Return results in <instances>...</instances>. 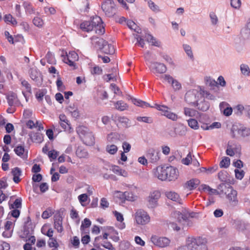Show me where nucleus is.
I'll return each instance as SVG.
<instances>
[{
	"instance_id": "obj_56",
	"label": "nucleus",
	"mask_w": 250,
	"mask_h": 250,
	"mask_svg": "<svg viewBox=\"0 0 250 250\" xmlns=\"http://www.w3.org/2000/svg\"><path fill=\"white\" fill-rule=\"evenodd\" d=\"M9 204V208L10 209H14L17 208L19 209L21 208V198H17L15 200L14 203L13 204Z\"/></svg>"
},
{
	"instance_id": "obj_28",
	"label": "nucleus",
	"mask_w": 250,
	"mask_h": 250,
	"mask_svg": "<svg viewBox=\"0 0 250 250\" xmlns=\"http://www.w3.org/2000/svg\"><path fill=\"white\" fill-rule=\"evenodd\" d=\"M199 180L197 179H192L186 182L185 188L189 190H192L195 188L199 184Z\"/></svg>"
},
{
	"instance_id": "obj_9",
	"label": "nucleus",
	"mask_w": 250,
	"mask_h": 250,
	"mask_svg": "<svg viewBox=\"0 0 250 250\" xmlns=\"http://www.w3.org/2000/svg\"><path fill=\"white\" fill-rule=\"evenodd\" d=\"M63 62L69 65L70 66L75 68L76 62L79 59V56L77 53L72 51L69 52L66 55H62Z\"/></svg>"
},
{
	"instance_id": "obj_51",
	"label": "nucleus",
	"mask_w": 250,
	"mask_h": 250,
	"mask_svg": "<svg viewBox=\"0 0 250 250\" xmlns=\"http://www.w3.org/2000/svg\"><path fill=\"white\" fill-rule=\"evenodd\" d=\"M132 102L135 105L142 107H147L150 106V105L148 103L139 99H132Z\"/></svg>"
},
{
	"instance_id": "obj_29",
	"label": "nucleus",
	"mask_w": 250,
	"mask_h": 250,
	"mask_svg": "<svg viewBox=\"0 0 250 250\" xmlns=\"http://www.w3.org/2000/svg\"><path fill=\"white\" fill-rule=\"evenodd\" d=\"M30 137L32 142L36 143H41L43 140V134L40 132H32L30 134Z\"/></svg>"
},
{
	"instance_id": "obj_6",
	"label": "nucleus",
	"mask_w": 250,
	"mask_h": 250,
	"mask_svg": "<svg viewBox=\"0 0 250 250\" xmlns=\"http://www.w3.org/2000/svg\"><path fill=\"white\" fill-rule=\"evenodd\" d=\"M224 193L229 203L232 206L235 207L238 204V199L237 197V191L230 186H229L226 189Z\"/></svg>"
},
{
	"instance_id": "obj_10",
	"label": "nucleus",
	"mask_w": 250,
	"mask_h": 250,
	"mask_svg": "<svg viewBox=\"0 0 250 250\" xmlns=\"http://www.w3.org/2000/svg\"><path fill=\"white\" fill-rule=\"evenodd\" d=\"M161 196V193L158 190L150 192L147 197V206L150 208H154L158 205V201Z\"/></svg>"
},
{
	"instance_id": "obj_60",
	"label": "nucleus",
	"mask_w": 250,
	"mask_h": 250,
	"mask_svg": "<svg viewBox=\"0 0 250 250\" xmlns=\"http://www.w3.org/2000/svg\"><path fill=\"white\" fill-rule=\"evenodd\" d=\"M147 4L149 8L153 11L158 12L160 11L159 6L155 4L151 0H148Z\"/></svg>"
},
{
	"instance_id": "obj_57",
	"label": "nucleus",
	"mask_w": 250,
	"mask_h": 250,
	"mask_svg": "<svg viewBox=\"0 0 250 250\" xmlns=\"http://www.w3.org/2000/svg\"><path fill=\"white\" fill-rule=\"evenodd\" d=\"M117 120L123 126L127 127L129 125V120L124 116L117 117Z\"/></svg>"
},
{
	"instance_id": "obj_19",
	"label": "nucleus",
	"mask_w": 250,
	"mask_h": 250,
	"mask_svg": "<svg viewBox=\"0 0 250 250\" xmlns=\"http://www.w3.org/2000/svg\"><path fill=\"white\" fill-rule=\"evenodd\" d=\"M220 109L222 113L226 116H229L231 115L233 109L226 102H222L219 105Z\"/></svg>"
},
{
	"instance_id": "obj_59",
	"label": "nucleus",
	"mask_w": 250,
	"mask_h": 250,
	"mask_svg": "<svg viewBox=\"0 0 250 250\" xmlns=\"http://www.w3.org/2000/svg\"><path fill=\"white\" fill-rule=\"evenodd\" d=\"M230 165V159L229 157H225L223 158L220 163L221 167L227 168Z\"/></svg>"
},
{
	"instance_id": "obj_33",
	"label": "nucleus",
	"mask_w": 250,
	"mask_h": 250,
	"mask_svg": "<svg viewBox=\"0 0 250 250\" xmlns=\"http://www.w3.org/2000/svg\"><path fill=\"white\" fill-rule=\"evenodd\" d=\"M8 104L9 106L15 105L18 101L16 94L13 92H9L6 96Z\"/></svg>"
},
{
	"instance_id": "obj_47",
	"label": "nucleus",
	"mask_w": 250,
	"mask_h": 250,
	"mask_svg": "<svg viewBox=\"0 0 250 250\" xmlns=\"http://www.w3.org/2000/svg\"><path fill=\"white\" fill-rule=\"evenodd\" d=\"M138 196L132 191H125V200L134 202L137 200Z\"/></svg>"
},
{
	"instance_id": "obj_41",
	"label": "nucleus",
	"mask_w": 250,
	"mask_h": 250,
	"mask_svg": "<svg viewBox=\"0 0 250 250\" xmlns=\"http://www.w3.org/2000/svg\"><path fill=\"white\" fill-rule=\"evenodd\" d=\"M23 6L26 13L30 15L35 13V10L30 3L24 1L23 3Z\"/></svg>"
},
{
	"instance_id": "obj_8",
	"label": "nucleus",
	"mask_w": 250,
	"mask_h": 250,
	"mask_svg": "<svg viewBox=\"0 0 250 250\" xmlns=\"http://www.w3.org/2000/svg\"><path fill=\"white\" fill-rule=\"evenodd\" d=\"M151 107L155 108L160 111L162 115L166 116L168 119L172 121H177L178 118V115L170 111L169 108L167 106L155 104L154 106Z\"/></svg>"
},
{
	"instance_id": "obj_40",
	"label": "nucleus",
	"mask_w": 250,
	"mask_h": 250,
	"mask_svg": "<svg viewBox=\"0 0 250 250\" xmlns=\"http://www.w3.org/2000/svg\"><path fill=\"white\" fill-rule=\"evenodd\" d=\"M4 21L7 24H10L13 26L17 24L16 20L10 14H6L3 18Z\"/></svg>"
},
{
	"instance_id": "obj_13",
	"label": "nucleus",
	"mask_w": 250,
	"mask_h": 250,
	"mask_svg": "<svg viewBox=\"0 0 250 250\" xmlns=\"http://www.w3.org/2000/svg\"><path fill=\"white\" fill-rule=\"evenodd\" d=\"M149 67L151 71L156 75L164 73L167 71L166 65L158 62H151L149 65Z\"/></svg>"
},
{
	"instance_id": "obj_22",
	"label": "nucleus",
	"mask_w": 250,
	"mask_h": 250,
	"mask_svg": "<svg viewBox=\"0 0 250 250\" xmlns=\"http://www.w3.org/2000/svg\"><path fill=\"white\" fill-rule=\"evenodd\" d=\"M166 196L171 200L177 202L179 204L182 203V200L179 195L174 191H167L165 192Z\"/></svg>"
},
{
	"instance_id": "obj_18",
	"label": "nucleus",
	"mask_w": 250,
	"mask_h": 250,
	"mask_svg": "<svg viewBox=\"0 0 250 250\" xmlns=\"http://www.w3.org/2000/svg\"><path fill=\"white\" fill-rule=\"evenodd\" d=\"M21 84L23 87L22 94L27 102L28 98L31 94V87L28 82L25 80L21 81Z\"/></svg>"
},
{
	"instance_id": "obj_46",
	"label": "nucleus",
	"mask_w": 250,
	"mask_h": 250,
	"mask_svg": "<svg viewBox=\"0 0 250 250\" xmlns=\"http://www.w3.org/2000/svg\"><path fill=\"white\" fill-rule=\"evenodd\" d=\"M221 126V124L219 122H214L210 125H202L201 128L203 130H209L212 129L214 128H219Z\"/></svg>"
},
{
	"instance_id": "obj_21",
	"label": "nucleus",
	"mask_w": 250,
	"mask_h": 250,
	"mask_svg": "<svg viewBox=\"0 0 250 250\" xmlns=\"http://www.w3.org/2000/svg\"><path fill=\"white\" fill-rule=\"evenodd\" d=\"M113 214L116 217V220L119 222V223L116 224V227L120 229H125V224L124 222V218L123 214L117 211H113Z\"/></svg>"
},
{
	"instance_id": "obj_27",
	"label": "nucleus",
	"mask_w": 250,
	"mask_h": 250,
	"mask_svg": "<svg viewBox=\"0 0 250 250\" xmlns=\"http://www.w3.org/2000/svg\"><path fill=\"white\" fill-rule=\"evenodd\" d=\"M41 232L50 238L53 236L54 231L49 224H45L42 227Z\"/></svg>"
},
{
	"instance_id": "obj_48",
	"label": "nucleus",
	"mask_w": 250,
	"mask_h": 250,
	"mask_svg": "<svg viewBox=\"0 0 250 250\" xmlns=\"http://www.w3.org/2000/svg\"><path fill=\"white\" fill-rule=\"evenodd\" d=\"M127 26L132 30H134L138 33L141 31V29L137 26V25L132 21L127 20L126 22Z\"/></svg>"
},
{
	"instance_id": "obj_12",
	"label": "nucleus",
	"mask_w": 250,
	"mask_h": 250,
	"mask_svg": "<svg viewBox=\"0 0 250 250\" xmlns=\"http://www.w3.org/2000/svg\"><path fill=\"white\" fill-rule=\"evenodd\" d=\"M166 181L169 182L175 181L178 179L179 176V172L178 169L172 166H167Z\"/></svg>"
},
{
	"instance_id": "obj_49",
	"label": "nucleus",
	"mask_w": 250,
	"mask_h": 250,
	"mask_svg": "<svg viewBox=\"0 0 250 250\" xmlns=\"http://www.w3.org/2000/svg\"><path fill=\"white\" fill-rule=\"evenodd\" d=\"M34 25L39 28H42L44 25L43 20L40 17H35L33 19Z\"/></svg>"
},
{
	"instance_id": "obj_45",
	"label": "nucleus",
	"mask_w": 250,
	"mask_h": 250,
	"mask_svg": "<svg viewBox=\"0 0 250 250\" xmlns=\"http://www.w3.org/2000/svg\"><path fill=\"white\" fill-rule=\"evenodd\" d=\"M200 188L202 189V190H204V191H207L209 194H218V191L215 189H213L211 188L209 186L203 184L200 186Z\"/></svg>"
},
{
	"instance_id": "obj_43",
	"label": "nucleus",
	"mask_w": 250,
	"mask_h": 250,
	"mask_svg": "<svg viewBox=\"0 0 250 250\" xmlns=\"http://www.w3.org/2000/svg\"><path fill=\"white\" fill-rule=\"evenodd\" d=\"M240 69L241 73L244 76L248 77L250 75V68L248 65L245 63L241 64L240 66Z\"/></svg>"
},
{
	"instance_id": "obj_26",
	"label": "nucleus",
	"mask_w": 250,
	"mask_h": 250,
	"mask_svg": "<svg viewBox=\"0 0 250 250\" xmlns=\"http://www.w3.org/2000/svg\"><path fill=\"white\" fill-rule=\"evenodd\" d=\"M240 149V146L239 145L232 146L229 143L226 150V154L230 156H233Z\"/></svg>"
},
{
	"instance_id": "obj_5",
	"label": "nucleus",
	"mask_w": 250,
	"mask_h": 250,
	"mask_svg": "<svg viewBox=\"0 0 250 250\" xmlns=\"http://www.w3.org/2000/svg\"><path fill=\"white\" fill-rule=\"evenodd\" d=\"M135 222L137 225L144 226L147 224L150 220V217L147 212L143 209H137L133 215Z\"/></svg>"
},
{
	"instance_id": "obj_52",
	"label": "nucleus",
	"mask_w": 250,
	"mask_h": 250,
	"mask_svg": "<svg viewBox=\"0 0 250 250\" xmlns=\"http://www.w3.org/2000/svg\"><path fill=\"white\" fill-rule=\"evenodd\" d=\"M29 73L31 78L33 80H37L40 76V72L35 68H31Z\"/></svg>"
},
{
	"instance_id": "obj_30",
	"label": "nucleus",
	"mask_w": 250,
	"mask_h": 250,
	"mask_svg": "<svg viewBox=\"0 0 250 250\" xmlns=\"http://www.w3.org/2000/svg\"><path fill=\"white\" fill-rule=\"evenodd\" d=\"M184 114L187 117L197 118L199 113L194 109L189 107H184Z\"/></svg>"
},
{
	"instance_id": "obj_34",
	"label": "nucleus",
	"mask_w": 250,
	"mask_h": 250,
	"mask_svg": "<svg viewBox=\"0 0 250 250\" xmlns=\"http://www.w3.org/2000/svg\"><path fill=\"white\" fill-rule=\"evenodd\" d=\"M173 215L175 217L177 218L178 221L179 223H182L184 225L185 223L187 222L188 217L186 214L176 211L174 212Z\"/></svg>"
},
{
	"instance_id": "obj_16",
	"label": "nucleus",
	"mask_w": 250,
	"mask_h": 250,
	"mask_svg": "<svg viewBox=\"0 0 250 250\" xmlns=\"http://www.w3.org/2000/svg\"><path fill=\"white\" fill-rule=\"evenodd\" d=\"M167 166H158L153 169V174L155 177L161 181H166Z\"/></svg>"
},
{
	"instance_id": "obj_17",
	"label": "nucleus",
	"mask_w": 250,
	"mask_h": 250,
	"mask_svg": "<svg viewBox=\"0 0 250 250\" xmlns=\"http://www.w3.org/2000/svg\"><path fill=\"white\" fill-rule=\"evenodd\" d=\"M160 151L152 148L149 149L146 154V157L152 163L158 162L160 158Z\"/></svg>"
},
{
	"instance_id": "obj_35",
	"label": "nucleus",
	"mask_w": 250,
	"mask_h": 250,
	"mask_svg": "<svg viewBox=\"0 0 250 250\" xmlns=\"http://www.w3.org/2000/svg\"><path fill=\"white\" fill-rule=\"evenodd\" d=\"M101 50L107 54H112L115 51L114 46L110 44H108L106 42Z\"/></svg>"
},
{
	"instance_id": "obj_37",
	"label": "nucleus",
	"mask_w": 250,
	"mask_h": 250,
	"mask_svg": "<svg viewBox=\"0 0 250 250\" xmlns=\"http://www.w3.org/2000/svg\"><path fill=\"white\" fill-rule=\"evenodd\" d=\"M200 93L201 96H202V98H206L208 100H213L215 99V97L210 93L208 91L205 90L202 87L200 86Z\"/></svg>"
},
{
	"instance_id": "obj_31",
	"label": "nucleus",
	"mask_w": 250,
	"mask_h": 250,
	"mask_svg": "<svg viewBox=\"0 0 250 250\" xmlns=\"http://www.w3.org/2000/svg\"><path fill=\"white\" fill-rule=\"evenodd\" d=\"M110 169L115 174L126 177L128 176L127 172L120 168L118 166L113 165L111 166Z\"/></svg>"
},
{
	"instance_id": "obj_39",
	"label": "nucleus",
	"mask_w": 250,
	"mask_h": 250,
	"mask_svg": "<svg viewBox=\"0 0 250 250\" xmlns=\"http://www.w3.org/2000/svg\"><path fill=\"white\" fill-rule=\"evenodd\" d=\"M183 48L187 56L191 60H194V56L191 46L188 44H183Z\"/></svg>"
},
{
	"instance_id": "obj_4",
	"label": "nucleus",
	"mask_w": 250,
	"mask_h": 250,
	"mask_svg": "<svg viewBox=\"0 0 250 250\" xmlns=\"http://www.w3.org/2000/svg\"><path fill=\"white\" fill-rule=\"evenodd\" d=\"M202 98L201 96L200 86L196 89H190L188 90L185 96L186 102L193 106L197 104L198 102Z\"/></svg>"
},
{
	"instance_id": "obj_38",
	"label": "nucleus",
	"mask_w": 250,
	"mask_h": 250,
	"mask_svg": "<svg viewBox=\"0 0 250 250\" xmlns=\"http://www.w3.org/2000/svg\"><path fill=\"white\" fill-rule=\"evenodd\" d=\"M115 108L119 111H124L126 110L128 106L127 104L123 101H118L114 103Z\"/></svg>"
},
{
	"instance_id": "obj_36",
	"label": "nucleus",
	"mask_w": 250,
	"mask_h": 250,
	"mask_svg": "<svg viewBox=\"0 0 250 250\" xmlns=\"http://www.w3.org/2000/svg\"><path fill=\"white\" fill-rule=\"evenodd\" d=\"M12 174L13 176V181L16 183H18L20 181V177L21 175V171L18 167H15L12 169Z\"/></svg>"
},
{
	"instance_id": "obj_61",
	"label": "nucleus",
	"mask_w": 250,
	"mask_h": 250,
	"mask_svg": "<svg viewBox=\"0 0 250 250\" xmlns=\"http://www.w3.org/2000/svg\"><path fill=\"white\" fill-rule=\"evenodd\" d=\"M45 59L50 64H54L56 63V60L54 58V56L52 53L50 52H48L47 53L45 56Z\"/></svg>"
},
{
	"instance_id": "obj_44",
	"label": "nucleus",
	"mask_w": 250,
	"mask_h": 250,
	"mask_svg": "<svg viewBox=\"0 0 250 250\" xmlns=\"http://www.w3.org/2000/svg\"><path fill=\"white\" fill-rule=\"evenodd\" d=\"M204 81L205 84L210 86L211 88H213L214 86H216L217 83L215 81V80L213 79L210 77L206 76L204 78Z\"/></svg>"
},
{
	"instance_id": "obj_23",
	"label": "nucleus",
	"mask_w": 250,
	"mask_h": 250,
	"mask_svg": "<svg viewBox=\"0 0 250 250\" xmlns=\"http://www.w3.org/2000/svg\"><path fill=\"white\" fill-rule=\"evenodd\" d=\"M250 105H243L241 104H237L233 107V109L234 113L237 116H241L243 115V112H245L246 115L247 114V109L248 106H250Z\"/></svg>"
},
{
	"instance_id": "obj_1",
	"label": "nucleus",
	"mask_w": 250,
	"mask_h": 250,
	"mask_svg": "<svg viewBox=\"0 0 250 250\" xmlns=\"http://www.w3.org/2000/svg\"><path fill=\"white\" fill-rule=\"evenodd\" d=\"M80 28L86 32L94 30L98 35H103L105 32L104 23L102 19L98 16L91 17L90 20L82 22L80 24Z\"/></svg>"
},
{
	"instance_id": "obj_42",
	"label": "nucleus",
	"mask_w": 250,
	"mask_h": 250,
	"mask_svg": "<svg viewBox=\"0 0 250 250\" xmlns=\"http://www.w3.org/2000/svg\"><path fill=\"white\" fill-rule=\"evenodd\" d=\"M188 126L192 129L194 130L198 129L199 128V125L197 120L190 118L187 120Z\"/></svg>"
},
{
	"instance_id": "obj_25",
	"label": "nucleus",
	"mask_w": 250,
	"mask_h": 250,
	"mask_svg": "<svg viewBox=\"0 0 250 250\" xmlns=\"http://www.w3.org/2000/svg\"><path fill=\"white\" fill-rule=\"evenodd\" d=\"M14 151L21 158L24 159H26L27 158V152L25 151L23 146H18L14 148Z\"/></svg>"
},
{
	"instance_id": "obj_24",
	"label": "nucleus",
	"mask_w": 250,
	"mask_h": 250,
	"mask_svg": "<svg viewBox=\"0 0 250 250\" xmlns=\"http://www.w3.org/2000/svg\"><path fill=\"white\" fill-rule=\"evenodd\" d=\"M91 39L92 43L95 47L98 48L100 49H102L103 46L104 45V44L106 42V41H104L103 39L96 36L92 37Z\"/></svg>"
},
{
	"instance_id": "obj_3",
	"label": "nucleus",
	"mask_w": 250,
	"mask_h": 250,
	"mask_svg": "<svg viewBox=\"0 0 250 250\" xmlns=\"http://www.w3.org/2000/svg\"><path fill=\"white\" fill-rule=\"evenodd\" d=\"M77 132L83 143L87 146H92L95 143V138L92 132L84 126L81 125L77 128Z\"/></svg>"
},
{
	"instance_id": "obj_63",
	"label": "nucleus",
	"mask_w": 250,
	"mask_h": 250,
	"mask_svg": "<svg viewBox=\"0 0 250 250\" xmlns=\"http://www.w3.org/2000/svg\"><path fill=\"white\" fill-rule=\"evenodd\" d=\"M193 157H192L191 153L189 152L186 156V158L182 160V163L187 166L191 164Z\"/></svg>"
},
{
	"instance_id": "obj_7",
	"label": "nucleus",
	"mask_w": 250,
	"mask_h": 250,
	"mask_svg": "<svg viewBox=\"0 0 250 250\" xmlns=\"http://www.w3.org/2000/svg\"><path fill=\"white\" fill-rule=\"evenodd\" d=\"M231 133L233 137L237 136L246 137L250 135V128L233 125L231 128Z\"/></svg>"
},
{
	"instance_id": "obj_58",
	"label": "nucleus",
	"mask_w": 250,
	"mask_h": 250,
	"mask_svg": "<svg viewBox=\"0 0 250 250\" xmlns=\"http://www.w3.org/2000/svg\"><path fill=\"white\" fill-rule=\"evenodd\" d=\"M91 225V222L88 218H85L83 221H82L81 226V230L83 231L85 229L89 228Z\"/></svg>"
},
{
	"instance_id": "obj_2",
	"label": "nucleus",
	"mask_w": 250,
	"mask_h": 250,
	"mask_svg": "<svg viewBox=\"0 0 250 250\" xmlns=\"http://www.w3.org/2000/svg\"><path fill=\"white\" fill-rule=\"evenodd\" d=\"M207 243V240L201 237H188L185 244L179 247L176 250H208Z\"/></svg>"
},
{
	"instance_id": "obj_11",
	"label": "nucleus",
	"mask_w": 250,
	"mask_h": 250,
	"mask_svg": "<svg viewBox=\"0 0 250 250\" xmlns=\"http://www.w3.org/2000/svg\"><path fill=\"white\" fill-rule=\"evenodd\" d=\"M151 241L156 246L164 248L168 246L170 242V240L165 237H159L156 235L151 237Z\"/></svg>"
},
{
	"instance_id": "obj_14",
	"label": "nucleus",
	"mask_w": 250,
	"mask_h": 250,
	"mask_svg": "<svg viewBox=\"0 0 250 250\" xmlns=\"http://www.w3.org/2000/svg\"><path fill=\"white\" fill-rule=\"evenodd\" d=\"M102 8L105 14L108 17L112 16L115 13L116 9L114 3L110 0H107L102 4Z\"/></svg>"
},
{
	"instance_id": "obj_62",
	"label": "nucleus",
	"mask_w": 250,
	"mask_h": 250,
	"mask_svg": "<svg viewBox=\"0 0 250 250\" xmlns=\"http://www.w3.org/2000/svg\"><path fill=\"white\" fill-rule=\"evenodd\" d=\"M235 178L238 180H241L243 178L245 172L243 170L235 169L234 170Z\"/></svg>"
},
{
	"instance_id": "obj_54",
	"label": "nucleus",
	"mask_w": 250,
	"mask_h": 250,
	"mask_svg": "<svg viewBox=\"0 0 250 250\" xmlns=\"http://www.w3.org/2000/svg\"><path fill=\"white\" fill-rule=\"evenodd\" d=\"M33 231V230H29L25 228L24 229V234L25 237L29 236L28 241L31 242V244H34L36 241V238L34 236H30V234H31V232Z\"/></svg>"
},
{
	"instance_id": "obj_64",
	"label": "nucleus",
	"mask_w": 250,
	"mask_h": 250,
	"mask_svg": "<svg viewBox=\"0 0 250 250\" xmlns=\"http://www.w3.org/2000/svg\"><path fill=\"white\" fill-rule=\"evenodd\" d=\"M209 17L211 20V22L212 25H216L218 22V19L214 12H210L209 14Z\"/></svg>"
},
{
	"instance_id": "obj_50",
	"label": "nucleus",
	"mask_w": 250,
	"mask_h": 250,
	"mask_svg": "<svg viewBox=\"0 0 250 250\" xmlns=\"http://www.w3.org/2000/svg\"><path fill=\"white\" fill-rule=\"evenodd\" d=\"M76 155L80 158H86L88 156L87 152L81 147H78L76 151Z\"/></svg>"
},
{
	"instance_id": "obj_15",
	"label": "nucleus",
	"mask_w": 250,
	"mask_h": 250,
	"mask_svg": "<svg viewBox=\"0 0 250 250\" xmlns=\"http://www.w3.org/2000/svg\"><path fill=\"white\" fill-rule=\"evenodd\" d=\"M164 81L170 84L174 91H178L181 89L182 85L180 82L174 79L169 74H165L161 77Z\"/></svg>"
},
{
	"instance_id": "obj_55",
	"label": "nucleus",
	"mask_w": 250,
	"mask_h": 250,
	"mask_svg": "<svg viewBox=\"0 0 250 250\" xmlns=\"http://www.w3.org/2000/svg\"><path fill=\"white\" fill-rule=\"evenodd\" d=\"M106 151L111 155L115 154L118 151V147L115 145H107L106 146Z\"/></svg>"
},
{
	"instance_id": "obj_53",
	"label": "nucleus",
	"mask_w": 250,
	"mask_h": 250,
	"mask_svg": "<svg viewBox=\"0 0 250 250\" xmlns=\"http://www.w3.org/2000/svg\"><path fill=\"white\" fill-rule=\"evenodd\" d=\"M147 41L152 44V45L159 46L160 45V42L157 41L154 37L152 35L148 34L146 37Z\"/></svg>"
},
{
	"instance_id": "obj_20",
	"label": "nucleus",
	"mask_w": 250,
	"mask_h": 250,
	"mask_svg": "<svg viewBox=\"0 0 250 250\" xmlns=\"http://www.w3.org/2000/svg\"><path fill=\"white\" fill-rule=\"evenodd\" d=\"M54 227L58 232L61 233L63 231L62 217L61 215L54 216Z\"/></svg>"
},
{
	"instance_id": "obj_32",
	"label": "nucleus",
	"mask_w": 250,
	"mask_h": 250,
	"mask_svg": "<svg viewBox=\"0 0 250 250\" xmlns=\"http://www.w3.org/2000/svg\"><path fill=\"white\" fill-rule=\"evenodd\" d=\"M202 100L200 102H198L194 106L196 107L199 110L202 111H206L208 109L209 107V104L204 99H202Z\"/></svg>"
}]
</instances>
